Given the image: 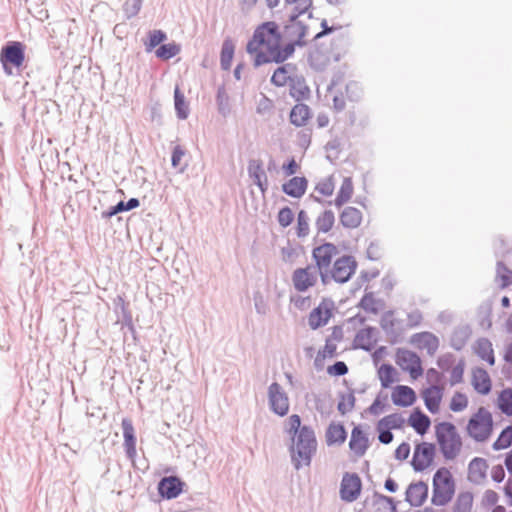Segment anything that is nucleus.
Returning <instances> with one entry per match:
<instances>
[{"label": "nucleus", "mask_w": 512, "mask_h": 512, "mask_svg": "<svg viewBox=\"0 0 512 512\" xmlns=\"http://www.w3.org/2000/svg\"><path fill=\"white\" fill-rule=\"evenodd\" d=\"M281 36L274 22L260 25L247 44V52L254 57V64L260 66L270 62H283L294 52L291 44L281 48Z\"/></svg>", "instance_id": "1"}, {"label": "nucleus", "mask_w": 512, "mask_h": 512, "mask_svg": "<svg viewBox=\"0 0 512 512\" xmlns=\"http://www.w3.org/2000/svg\"><path fill=\"white\" fill-rule=\"evenodd\" d=\"M316 446L317 442L313 430L303 426L298 434L293 437L292 460L297 469L310 464Z\"/></svg>", "instance_id": "2"}, {"label": "nucleus", "mask_w": 512, "mask_h": 512, "mask_svg": "<svg viewBox=\"0 0 512 512\" xmlns=\"http://www.w3.org/2000/svg\"><path fill=\"white\" fill-rule=\"evenodd\" d=\"M436 440L445 459H454L461 451L462 440L456 427L450 422L435 426Z\"/></svg>", "instance_id": "3"}, {"label": "nucleus", "mask_w": 512, "mask_h": 512, "mask_svg": "<svg viewBox=\"0 0 512 512\" xmlns=\"http://www.w3.org/2000/svg\"><path fill=\"white\" fill-rule=\"evenodd\" d=\"M432 503L436 506L448 504L455 494V481L451 471L446 467L439 468L432 482Z\"/></svg>", "instance_id": "4"}, {"label": "nucleus", "mask_w": 512, "mask_h": 512, "mask_svg": "<svg viewBox=\"0 0 512 512\" xmlns=\"http://www.w3.org/2000/svg\"><path fill=\"white\" fill-rule=\"evenodd\" d=\"M493 431V417L485 407H479L467 424L468 435L476 441H486Z\"/></svg>", "instance_id": "5"}, {"label": "nucleus", "mask_w": 512, "mask_h": 512, "mask_svg": "<svg viewBox=\"0 0 512 512\" xmlns=\"http://www.w3.org/2000/svg\"><path fill=\"white\" fill-rule=\"evenodd\" d=\"M395 363L402 371L407 372L412 380H417L423 375L421 358L411 350L398 348L395 352Z\"/></svg>", "instance_id": "6"}, {"label": "nucleus", "mask_w": 512, "mask_h": 512, "mask_svg": "<svg viewBox=\"0 0 512 512\" xmlns=\"http://www.w3.org/2000/svg\"><path fill=\"white\" fill-rule=\"evenodd\" d=\"M25 60L24 46L21 42H11L0 53V62L6 74H12V68H19Z\"/></svg>", "instance_id": "7"}, {"label": "nucleus", "mask_w": 512, "mask_h": 512, "mask_svg": "<svg viewBox=\"0 0 512 512\" xmlns=\"http://www.w3.org/2000/svg\"><path fill=\"white\" fill-rule=\"evenodd\" d=\"M362 481L358 474L346 472L344 473L339 494L340 498L345 502H354L361 494Z\"/></svg>", "instance_id": "8"}, {"label": "nucleus", "mask_w": 512, "mask_h": 512, "mask_svg": "<svg viewBox=\"0 0 512 512\" xmlns=\"http://www.w3.org/2000/svg\"><path fill=\"white\" fill-rule=\"evenodd\" d=\"M334 303L332 300L324 298L319 305L314 308L308 317V324L312 329H317L328 323L333 315Z\"/></svg>", "instance_id": "9"}, {"label": "nucleus", "mask_w": 512, "mask_h": 512, "mask_svg": "<svg viewBox=\"0 0 512 512\" xmlns=\"http://www.w3.org/2000/svg\"><path fill=\"white\" fill-rule=\"evenodd\" d=\"M435 446L432 443L422 442L415 446L412 466L416 471H424L433 462Z\"/></svg>", "instance_id": "10"}, {"label": "nucleus", "mask_w": 512, "mask_h": 512, "mask_svg": "<svg viewBox=\"0 0 512 512\" xmlns=\"http://www.w3.org/2000/svg\"><path fill=\"white\" fill-rule=\"evenodd\" d=\"M356 266L357 264L351 256H342L334 262L330 275L336 282L345 283L354 274Z\"/></svg>", "instance_id": "11"}, {"label": "nucleus", "mask_w": 512, "mask_h": 512, "mask_svg": "<svg viewBox=\"0 0 512 512\" xmlns=\"http://www.w3.org/2000/svg\"><path fill=\"white\" fill-rule=\"evenodd\" d=\"M317 270L313 266L298 268L292 274V283L299 292H305L317 283Z\"/></svg>", "instance_id": "12"}, {"label": "nucleus", "mask_w": 512, "mask_h": 512, "mask_svg": "<svg viewBox=\"0 0 512 512\" xmlns=\"http://www.w3.org/2000/svg\"><path fill=\"white\" fill-rule=\"evenodd\" d=\"M342 340V331L334 327L332 333L326 338L325 345L316 355V363L323 364L327 359H332L337 355L338 344Z\"/></svg>", "instance_id": "13"}, {"label": "nucleus", "mask_w": 512, "mask_h": 512, "mask_svg": "<svg viewBox=\"0 0 512 512\" xmlns=\"http://www.w3.org/2000/svg\"><path fill=\"white\" fill-rule=\"evenodd\" d=\"M410 343L420 351H426L428 355L433 356L439 349V339L431 332H420L413 334Z\"/></svg>", "instance_id": "14"}, {"label": "nucleus", "mask_w": 512, "mask_h": 512, "mask_svg": "<svg viewBox=\"0 0 512 512\" xmlns=\"http://www.w3.org/2000/svg\"><path fill=\"white\" fill-rule=\"evenodd\" d=\"M269 403L271 409L279 416H284L289 411V399L278 383L269 387Z\"/></svg>", "instance_id": "15"}, {"label": "nucleus", "mask_w": 512, "mask_h": 512, "mask_svg": "<svg viewBox=\"0 0 512 512\" xmlns=\"http://www.w3.org/2000/svg\"><path fill=\"white\" fill-rule=\"evenodd\" d=\"M443 394L444 388L439 385H431L422 390L421 397L424 401L425 407L430 413H439L443 400Z\"/></svg>", "instance_id": "16"}, {"label": "nucleus", "mask_w": 512, "mask_h": 512, "mask_svg": "<svg viewBox=\"0 0 512 512\" xmlns=\"http://www.w3.org/2000/svg\"><path fill=\"white\" fill-rule=\"evenodd\" d=\"M470 382L479 395H488L492 390V379L489 373L481 367L472 368Z\"/></svg>", "instance_id": "17"}, {"label": "nucleus", "mask_w": 512, "mask_h": 512, "mask_svg": "<svg viewBox=\"0 0 512 512\" xmlns=\"http://www.w3.org/2000/svg\"><path fill=\"white\" fill-rule=\"evenodd\" d=\"M248 174L254 184L258 186L264 196L268 190V178L264 170L263 162L259 159H252L248 163Z\"/></svg>", "instance_id": "18"}, {"label": "nucleus", "mask_w": 512, "mask_h": 512, "mask_svg": "<svg viewBox=\"0 0 512 512\" xmlns=\"http://www.w3.org/2000/svg\"><path fill=\"white\" fill-rule=\"evenodd\" d=\"M391 400L398 407H410L416 400V392L407 385H397L392 389Z\"/></svg>", "instance_id": "19"}, {"label": "nucleus", "mask_w": 512, "mask_h": 512, "mask_svg": "<svg viewBox=\"0 0 512 512\" xmlns=\"http://www.w3.org/2000/svg\"><path fill=\"white\" fill-rule=\"evenodd\" d=\"M349 448L356 458L364 456L369 448V439L359 426L354 427L351 431Z\"/></svg>", "instance_id": "20"}, {"label": "nucleus", "mask_w": 512, "mask_h": 512, "mask_svg": "<svg viewBox=\"0 0 512 512\" xmlns=\"http://www.w3.org/2000/svg\"><path fill=\"white\" fill-rule=\"evenodd\" d=\"M184 483L176 476L164 477L158 484L159 494L166 499L178 497L183 490Z\"/></svg>", "instance_id": "21"}, {"label": "nucleus", "mask_w": 512, "mask_h": 512, "mask_svg": "<svg viewBox=\"0 0 512 512\" xmlns=\"http://www.w3.org/2000/svg\"><path fill=\"white\" fill-rule=\"evenodd\" d=\"M337 254V248L331 243H325L313 250V257L315 258L316 264L319 270L327 271L332 258Z\"/></svg>", "instance_id": "22"}, {"label": "nucleus", "mask_w": 512, "mask_h": 512, "mask_svg": "<svg viewBox=\"0 0 512 512\" xmlns=\"http://www.w3.org/2000/svg\"><path fill=\"white\" fill-rule=\"evenodd\" d=\"M428 495V486L424 482L411 483L406 490V500L412 506H421Z\"/></svg>", "instance_id": "23"}, {"label": "nucleus", "mask_w": 512, "mask_h": 512, "mask_svg": "<svg viewBox=\"0 0 512 512\" xmlns=\"http://www.w3.org/2000/svg\"><path fill=\"white\" fill-rule=\"evenodd\" d=\"M296 68L290 64L278 67L272 77L271 83L277 87L289 86L293 78L296 76Z\"/></svg>", "instance_id": "24"}, {"label": "nucleus", "mask_w": 512, "mask_h": 512, "mask_svg": "<svg viewBox=\"0 0 512 512\" xmlns=\"http://www.w3.org/2000/svg\"><path fill=\"white\" fill-rule=\"evenodd\" d=\"M408 424L420 435H424L430 428V418L419 409H414L409 418Z\"/></svg>", "instance_id": "25"}, {"label": "nucleus", "mask_w": 512, "mask_h": 512, "mask_svg": "<svg viewBox=\"0 0 512 512\" xmlns=\"http://www.w3.org/2000/svg\"><path fill=\"white\" fill-rule=\"evenodd\" d=\"M122 429L126 453L129 458L133 459L136 456V438L131 420L123 419Z\"/></svg>", "instance_id": "26"}, {"label": "nucleus", "mask_w": 512, "mask_h": 512, "mask_svg": "<svg viewBox=\"0 0 512 512\" xmlns=\"http://www.w3.org/2000/svg\"><path fill=\"white\" fill-rule=\"evenodd\" d=\"M377 376L384 389L399 381V373L391 364H382L377 370Z\"/></svg>", "instance_id": "27"}, {"label": "nucleus", "mask_w": 512, "mask_h": 512, "mask_svg": "<svg viewBox=\"0 0 512 512\" xmlns=\"http://www.w3.org/2000/svg\"><path fill=\"white\" fill-rule=\"evenodd\" d=\"M487 461L483 458H474L468 467V477L473 482H480L486 477Z\"/></svg>", "instance_id": "28"}, {"label": "nucleus", "mask_w": 512, "mask_h": 512, "mask_svg": "<svg viewBox=\"0 0 512 512\" xmlns=\"http://www.w3.org/2000/svg\"><path fill=\"white\" fill-rule=\"evenodd\" d=\"M307 189V180L304 177H293L283 184V191L294 198H300Z\"/></svg>", "instance_id": "29"}, {"label": "nucleus", "mask_w": 512, "mask_h": 512, "mask_svg": "<svg viewBox=\"0 0 512 512\" xmlns=\"http://www.w3.org/2000/svg\"><path fill=\"white\" fill-rule=\"evenodd\" d=\"M475 354L490 366L495 364V356L492 343L487 339H479L474 346Z\"/></svg>", "instance_id": "30"}, {"label": "nucleus", "mask_w": 512, "mask_h": 512, "mask_svg": "<svg viewBox=\"0 0 512 512\" xmlns=\"http://www.w3.org/2000/svg\"><path fill=\"white\" fill-rule=\"evenodd\" d=\"M396 506L392 498L375 494L372 497L369 512H395Z\"/></svg>", "instance_id": "31"}, {"label": "nucleus", "mask_w": 512, "mask_h": 512, "mask_svg": "<svg viewBox=\"0 0 512 512\" xmlns=\"http://www.w3.org/2000/svg\"><path fill=\"white\" fill-rule=\"evenodd\" d=\"M290 95L297 101L307 99L310 89L302 77L295 76L289 85Z\"/></svg>", "instance_id": "32"}, {"label": "nucleus", "mask_w": 512, "mask_h": 512, "mask_svg": "<svg viewBox=\"0 0 512 512\" xmlns=\"http://www.w3.org/2000/svg\"><path fill=\"white\" fill-rule=\"evenodd\" d=\"M353 193L354 186L352 179L350 177L344 178L334 200L335 206L341 207L346 204L352 198Z\"/></svg>", "instance_id": "33"}, {"label": "nucleus", "mask_w": 512, "mask_h": 512, "mask_svg": "<svg viewBox=\"0 0 512 512\" xmlns=\"http://www.w3.org/2000/svg\"><path fill=\"white\" fill-rule=\"evenodd\" d=\"M285 5L290 10V20L294 21L299 15L310 10L312 0H285Z\"/></svg>", "instance_id": "34"}, {"label": "nucleus", "mask_w": 512, "mask_h": 512, "mask_svg": "<svg viewBox=\"0 0 512 512\" xmlns=\"http://www.w3.org/2000/svg\"><path fill=\"white\" fill-rule=\"evenodd\" d=\"M340 221L345 227L356 228L362 221V214L358 209L354 207H347L341 213Z\"/></svg>", "instance_id": "35"}, {"label": "nucleus", "mask_w": 512, "mask_h": 512, "mask_svg": "<svg viewBox=\"0 0 512 512\" xmlns=\"http://www.w3.org/2000/svg\"><path fill=\"white\" fill-rule=\"evenodd\" d=\"M346 431L342 424L332 423L326 431V441L329 445L342 444L346 440Z\"/></svg>", "instance_id": "36"}, {"label": "nucleus", "mask_w": 512, "mask_h": 512, "mask_svg": "<svg viewBox=\"0 0 512 512\" xmlns=\"http://www.w3.org/2000/svg\"><path fill=\"white\" fill-rule=\"evenodd\" d=\"M310 118V111L307 105L297 104L290 113V121L292 124L301 127L307 124Z\"/></svg>", "instance_id": "37"}, {"label": "nucleus", "mask_w": 512, "mask_h": 512, "mask_svg": "<svg viewBox=\"0 0 512 512\" xmlns=\"http://www.w3.org/2000/svg\"><path fill=\"white\" fill-rule=\"evenodd\" d=\"M497 407L506 416H512V388L501 390L497 396Z\"/></svg>", "instance_id": "38"}, {"label": "nucleus", "mask_w": 512, "mask_h": 512, "mask_svg": "<svg viewBox=\"0 0 512 512\" xmlns=\"http://www.w3.org/2000/svg\"><path fill=\"white\" fill-rule=\"evenodd\" d=\"M361 308L368 313L378 314L383 309V303L381 300L375 298L372 293L365 294L360 302Z\"/></svg>", "instance_id": "39"}, {"label": "nucleus", "mask_w": 512, "mask_h": 512, "mask_svg": "<svg viewBox=\"0 0 512 512\" xmlns=\"http://www.w3.org/2000/svg\"><path fill=\"white\" fill-rule=\"evenodd\" d=\"M404 423H405V420L400 414L393 413V414H389V415L383 417L382 419H380L378 421L377 425L380 426L381 429L393 430V429H401L403 427Z\"/></svg>", "instance_id": "40"}, {"label": "nucleus", "mask_w": 512, "mask_h": 512, "mask_svg": "<svg viewBox=\"0 0 512 512\" xmlns=\"http://www.w3.org/2000/svg\"><path fill=\"white\" fill-rule=\"evenodd\" d=\"M473 507V495L470 492H462L457 496L453 505V512H471Z\"/></svg>", "instance_id": "41"}, {"label": "nucleus", "mask_w": 512, "mask_h": 512, "mask_svg": "<svg viewBox=\"0 0 512 512\" xmlns=\"http://www.w3.org/2000/svg\"><path fill=\"white\" fill-rule=\"evenodd\" d=\"M174 102L178 118L186 119L189 114V107L185 100L184 94L181 92L178 86H176L174 90Z\"/></svg>", "instance_id": "42"}, {"label": "nucleus", "mask_w": 512, "mask_h": 512, "mask_svg": "<svg viewBox=\"0 0 512 512\" xmlns=\"http://www.w3.org/2000/svg\"><path fill=\"white\" fill-rule=\"evenodd\" d=\"M468 405V396L463 392L457 391L450 399L449 408L453 412H462L468 407Z\"/></svg>", "instance_id": "43"}, {"label": "nucleus", "mask_w": 512, "mask_h": 512, "mask_svg": "<svg viewBox=\"0 0 512 512\" xmlns=\"http://www.w3.org/2000/svg\"><path fill=\"white\" fill-rule=\"evenodd\" d=\"M234 44L231 40H225L221 50V66L224 70H229L234 56Z\"/></svg>", "instance_id": "44"}, {"label": "nucleus", "mask_w": 512, "mask_h": 512, "mask_svg": "<svg viewBox=\"0 0 512 512\" xmlns=\"http://www.w3.org/2000/svg\"><path fill=\"white\" fill-rule=\"evenodd\" d=\"M335 216L332 211H324L316 220V227L319 232H328L332 229Z\"/></svg>", "instance_id": "45"}, {"label": "nucleus", "mask_w": 512, "mask_h": 512, "mask_svg": "<svg viewBox=\"0 0 512 512\" xmlns=\"http://www.w3.org/2000/svg\"><path fill=\"white\" fill-rule=\"evenodd\" d=\"M335 190V184L332 177L321 180L315 187V193L322 198L331 197Z\"/></svg>", "instance_id": "46"}, {"label": "nucleus", "mask_w": 512, "mask_h": 512, "mask_svg": "<svg viewBox=\"0 0 512 512\" xmlns=\"http://www.w3.org/2000/svg\"><path fill=\"white\" fill-rule=\"evenodd\" d=\"M512 444V426L506 427L493 443L495 450H503Z\"/></svg>", "instance_id": "47"}, {"label": "nucleus", "mask_w": 512, "mask_h": 512, "mask_svg": "<svg viewBox=\"0 0 512 512\" xmlns=\"http://www.w3.org/2000/svg\"><path fill=\"white\" fill-rule=\"evenodd\" d=\"M180 51V48L178 45L174 43L164 44L160 46L156 51L155 54L158 58L162 60H168L175 55H177Z\"/></svg>", "instance_id": "48"}, {"label": "nucleus", "mask_w": 512, "mask_h": 512, "mask_svg": "<svg viewBox=\"0 0 512 512\" xmlns=\"http://www.w3.org/2000/svg\"><path fill=\"white\" fill-rule=\"evenodd\" d=\"M166 39V35L161 30H153L149 33L148 41L145 43L146 50L152 51L157 45Z\"/></svg>", "instance_id": "49"}, {"label": "nucleus", "mask_w": 512, "mask_h": 512, "mask_svg": "<svg viewBox=\"0 0 512 512\" xmlns=\"http://www.w3.org/2000/svg\"><path fill=\"white\" fill-rule=\"evenodd\" d=\"M465 363L463 360L454 365L450 371V384L456 385L463 382Z\"/></svg>", "instance_id": "50"}, {"label": "nucleus", "mask_w": 512, "mask_h": 512, "mask_svg": "<svg viewBox=\"0 0 512 512\" xmlns=\"http://www.w3.org/2000/svg\"><path fill=\"white\" fill-rule=\"evenodd\" d=\"M296 230L298 237H305L309 233L308 217L304 211L298 213Z\"/></svg>", "instance_id": "51"}, {"label": "nucleus", "mask_w": 512, "mask_h": 512, "mask_svg": "<svg viewBox=\"0 0 512 512\" xmlns=\"http://www.w3.org/2000/svg\"><path fill=\"white\" fill-rule=\"evenodd\" d=\"M294 219V214L289 207L282 208L278 213V222L282 227L289 226Z\"/></svg>", "instance_id": "52"}, {"label": "nucleus", "mask_w": 512, "mask_h": 512, "mask_svg": "<svg viewBox=\"0 0 512 512\" xmlns=\"http://www.w3.org/2000/svg\"><path fill=\"white\" fill-rule=\"evenodd\" d=\"M301 419L297 414L291 415L287 420V432L289 434L297 435L299 430L301 429Z\"/></svg>", "instance_id": "53"}, {"label": "nucleus", "mask_w": 512, "mask_h": 512, "mask_svg": "<svg viewBox=\"0 0 512 512\" xmlns=\"http://www.w3.org/2000/svg\"><path fill=\"white\" fill-rule=\"evenodd\" d=\"M186 156V150L180 146L177 145L174 147L172 152V158L171 163L174 168L179 167L182 164V159Z\"/></svg>", "instance_id": "54"}, {"label": "nucleus", "mask_w": 512, "mask_h": 512, "mask_svg": "<svg viewBox=\"0 0 512 512\" xmlns=\"http://www.w3.org/2000/svg\"><path fill=\"white\" fill-rule=\"evenodd\" d=\"M354 407V398L352 396L343 397L338 403L339 412L344 415L350 412Z\"/></svg>", "instance_id": "55"}, {"label": "nucleus", "mask_w": 512, "mask_h": 512, "mask_svg": "<svg viewBox=\"0 0 512 512\" xmlns=\"http://www.w3.org/2000/svg\"><path fill=\"white\" fill-rule=\"evenodd\" d=\"M348 372V368L344 362H336L328 367V373L335 376H342Z\"/></svg>", "instance_id": "56"}, {"label": "nucleus", "mask_w": 512, "mask_h": 512, "mask_svg": "<svg viewBox=\"0 0 512 512\" xmlns=\"http://www.w3.org/2000/svg\"><path fill=\"white\" fill-rule=\"evenodd\" d=\"M410 454V445L408 443H401L395 450L396 459L402 461L406 460Z\"/></svg>", "instance_id": "57"}, {"label": "nucleus", "mask_w": 512, "mask_h": 512, "mask_svg": "<svg viewBox=\"0 0 512 512\" xmlns=\"http://www.w3.org/2000/svg\"><path fill=\"white\" fill-rule=\"evenodd\" d=\"M376 430L379 433V441L383 444H389L393 440V434L388 429H381L380 426L376 425Z\"/></svg>", "instance_id": "58"}, {"label": "nucleus", "mask_w": 512, "mask_h": 512, "mask_svg": "<svg viewBox=\"0 0 512 512\" xmlns=\"http://www.w3.org/2000/svg\"><path fill=\"white\" fill-rule=\"evenodd\" d=\"M383 410L384 404L379 399H376L368 408L369 413L375 416L381 414Z\"/></svg>", "instance_id": "59"}, {"label": "nucleus", "mask_w": 512, "mask_h": 512, "mask_svg": "<svg viewBox=\"0 0 512 512\" xmlns=\"http://www.w3.org/2000/svg\"><path fill=\"white\" fill-rule=\"evenodd\" d=\"M285 175L290 176L297 172L298 170V164L296 163L295 159H291L288 164H284L282 167Z\"/></svg>", "instance_id": "60"}, {"label": "nucleus", "mask_w": 512, "mask_h": 512, "mask_svg": "<svg viewBox=\"0 0 512 512\" xmlns=\"http://www.w3.org/2000/svg\"><path fill=\"white\" fill-rule=\"evenodd\" d=\"M426 376L429 382L438 383L441 380V374L435 368H430L426 372Z\"/></svg>", "instance_id": "61"}, {"label": "nucleus", "mask_w": 512, "mask_h": 512, "mask_svg": "<svg viewBox=\"0 0 512 512\" xmlns=\"http://www.w3.org/2000/svg\"><path fill=\"white\" fill-rule=\"evenodd\" d=\"M294 304L299 309H305L310 306V297H297L294 299Z\"/></svg>", "instance_id": "62"}, {"label": "nucleus", "mask_w": 512, "mask_h": 512, "mask_svg": "<svg viewBox=\"0 0 512 512\" xmlns=\"http://www.w3.org/2000/svg\"><path fill=\"white\" fill-rule=\"evenodd\" d=\"M385 488L390 492H395L398 488V485L393 479L388 478L385 481Z\"/></svg>", "instance_id": "63"}, {"label": "nucleus", "mask_w": 512, "mask_h": 512, "mask_svg": "<svg viewBox=\"0 0 512 512\" xmlns=\"http://www.w3.org/2000/svg\"><path fill=\"white\" fill-rule=\"evenodd\" d=\"M139 206V201L136 198H131L125 203V208L128 210H132Z\"/></svg>", "instance_id": "64"}]
</instances>
